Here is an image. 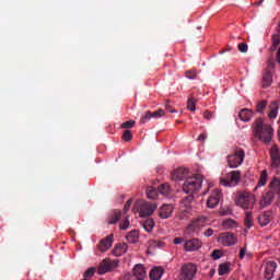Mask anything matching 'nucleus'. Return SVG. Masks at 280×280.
<instances>
[{"instance_id": "f257e3e1", "label": "nucleus", "mask_w": 280, "mask_h": 280, "mask_svg": "<svg viewBox=\"0 0 280 280\" xmlns=\"http://www.w3.org/2000/svg\"><path fill=\"white\" fill-rule=\"evenodd\" d=\"M252 130L254 132V137L261 143H265V145H268L275 137V129L272 128V125L266 122L261 117L254 120Z\"/></svg>"}, {"instance_id": "f03ea898", "label": "nucleus", "mask_w": 280, "mask_h": 280, "mask_svg": "<svg viewBox=\"0 0 280 280\" xmlns=\"http://www.w3.org/2000/svg\"><path fill=\"white\" fill-rule=\"evenodd\" d=\"M158 208L159 205H156V202H149L140 199L135 202L132 211L133 213H139L140 218H150Z\"/></svg>"}, {"instance_id": "7ed1b4c3", "label": "nucleus", "mask_w": 280, "mask_h": 280, "mask_svg": "<svg viewBox=\"0 0 280 280\" xmlns=\"http://www.w3.org/2000/svg\"><path fill=\"white\" fill-rule=\"evenodd\" d=\"M202 189V175L196 174L187 177L183 184V192L194 196Z\"/></svg>"}, {"instance_id": "20e7f679", "label": "nucleus", "mask_w": 280, "mask_h": 280, "mask_svg": "<svg viewBox=\"0 0 280 280\" xmlns=\"http://www.w3.org/2000/svg\"><path fill=\"white\" fill-rule=\"evenodd\" d=\"M235 203L241 209H253L255 207V196L249 192H240L236 196Z\"/></svg>"}, {"instance_id": "39448f33", "label": "nucleus", "mask_w": 280, "mask_h": 280, "mask_svg": "<svg viewBox=\"0 0 280 280\" xmlns=\"http://www.w3.org/2000/svg\"><path fill=\"white\" fill-rule=\"evenodd\" d=\"M242 178L241 171H232L220 179V183L223 187H237L240 185V180Z\"/></svg>"}, {"instance_id": "423d86ee", "label": "nucleus", "mask_w": 280, "mask_h": 280, "mask_svg": "<svg viewBox=\"0 0 280 280\" xmlns=\"http://www.w3.org/2000/svg\"><path fill=\"white\" fill-rule=\"evenodd\" d=\"M245 156L246 152H244V149L236 148L233 154L228 155L229 166L232 168L240 167L244 163Z\"/></svg>"}, {"instance_id": "0eeeda50", "label": "nucleus", "mask_w": 280, "mask_h": 280, "mask_svg": "<svg viewBox=\"0 0 280 280\" xmlns=\"http://www.w3.org/2000/svg\"><path fill=\"white\" fill-rule=\"evenodd\" d=\"M119 267V260L118 259H110V258H105L103 259L98 267H97V273L98 275H106V272H113L115 268Z\"/></svg>"}, {"instance_id": "6e6552de", "label": "nucleus", "mask_w": 280, "mask_h": 280, "mask_svg": "<svg viewBox=\"0 0 280 280\" xmlns=\"http://www.w3.org/2000/svg\"><path fill=\"white\" fill-rule=\"evenodd\" d=\"M196 272H198V267L195 264L188 262L183 265L178 280H194Z\"/></svg>"}, {"instance_id": "1a4fd4ad", "label": "nucleus", "mask_w": 280, "mask_h": 280, "mask_svg": "<svg viewBox=\"0 0 280 280\" xmlns=\"http://www.w3.org/2000/svg\"><path fill=\"white\" fill-rule=\"evenodd\" d=\"M219 242L223 246H233V245L237 244V237H235V235H233V233L225 232V233L220 234Z\"/></svg>"}, {"instance_id": "9d476101", "label": "nucleus", "mask_w": 280, "mask_h": 280, "mask_svg": "<svg viewBox=\"0 0 280 280\" xmlns=\"http://www.w3.org/2000/svg\"><path fill=\"white\" fill-rule=\"evenodd\" d=\"M269 156L271 160V167H279L280 165V150L279 145L272 144L269 150Z\"/></svg>"}, {"instance_id": "9b49d317", "label": "nucleus", "mask_w": 280, "mask_h": 280, "mask_svg": "<svg viewBox=\"0 0 280 280\" xmlns=\"http://www.w3.org/2000/svg\"><path fill=\"white\" fill-rule=\"evenodd\" d=\"M220 198H222V191L214 190L212 192V196H210L207 200V207L209 209H215V207H218V205L220 203Z\"/></svg>"}, {"instance_id": "f8f14e48", "label": "nucleus", "mask_w": 280, "mask_h": 280, "mask_svg": "<svg viewBox=\"0 0 280 280\" xmlns=\"http://www.w3.org/2000/svg\"><path fill=\"white\" fill-rule=\"evenodd\" d=\"M189 170L179 167L172 174V180L178 182V180H187L189 178Z\"/></svg>"}, {"instance_id": "ddd939ff", "label": "nucleus", "mask_w": 280, "mask_h": 280, "mask_svg": "<svg viewBox=\"0 0 280 280\" xmlns=\"http://www.w3.org/2000/svg\"><path fill=\"white\" fill-rule=\"evenodd\" d=\"M202 246V243L198 238L188 240L185 242L184 248L188 253H194L196 250H199V248Z\"/></svg>"}, {"instance_id": "4468645a", "label": "nucleus", "mask_w": 280, "mask_h": 280, "mask_svg": "<svg viewBox=\"0 0 280 280\" xmlns=\"http://www.w3.org/2000/svg\"><path fill=\"white\" fill-rule=\"evenodd\" d=\"M172 213H174V206L164 203L160 209H159V215L162 218V220H167V218H172Z\"/></svg>"}, {"instance_id": "2eb2a0df", "label": "nucleus", "mask_w": 280, "mask_h": 280, "mask_svg": "<svg viewBox=\"0 0 280 280\" xmlns=\"http://www.w3.org/2000/svg\"><path fill=\"white\" fill-rule=\"evenodd\" d=\"M276 270H277V262L268 261L265 267V279L272 280V277Z\"/></svg>"}, {"instance_id": "dca6fc26", "label": "nucleus", "mask_w": 280, "mask_h": 280, "mask_svg": "<svg viewBox=\"0 0 280 280\" xmlns=\"http://www.w3.org/2000/svg\"><path fill=\"white\" fill-rule=\"evenodd\" d=\"M113 238H114V235L109 234L107 237H105L100 242L98 249L101 250V253H106V250H108V248L113 246Z\"/></svg>"}, {"instance_id": "f3484780", "label": "nucleus", "mask_w": 280, "mask_h": 280, "mask_svg": "<svg viewBox=\"0 0 280 280\" xmlns=\"http://www.w3.org/2000/svg\"><path fill=\"white\" fill-rule=\"evenodd\" d=\"M194 195H188L180 200V209L189 211L194 207Z\"/></svg>"}, {"instance_id": "a211bd4d", "label": "nucleus", "mask_w": 280, "mask_h": 280, "mask_svg": "<svg viewBox=\"0 0 280 280\" xmlns=\"http://www.w3.org/2000/svg\"><path fill=\"white\" fill-rule=\"evenodd\" d=\"M271 221H272V212L271 211H266L258 217V222H259L260 226H268V224H270Z\"/></svg>"}, {"instance_id": "6ab92c4d", "label": "nucleus", "mask_w": 280, "mask_h": 280, "mask_svg": "<svg viewBox=\"0 0 280 280\" xmlns=\"http://www.w3.org/2000/svg\"><path fill=\"white\" fill-rule=\"evenodd\" d=\"M205 224H207V217H199L188 225V229L190 231H196V229H200L201 226H205Z\"/></svg>"}, {"instance_id": "aec40b11", "label": "nucleus", "mask_w": 280, "mask_h": 280, "mask_svg": "<svg viewBox=\"0 0 280 280\" xmlns=\"http://www.w3.org/2000/svg\"><path fill=\"white\" fill-rule=\"evenodd\" d=\"M253 117H255V112H253L252 109H248V108H243L238 113V118L241 119V121H250V119H253Z\"/></svg>"}, {"instance_id": "412c9836", "label": "nucleus", "mask_w": 280, "mask_h": 280, "mask_svg": "<svg viewBox=\"0 0 280 280\" xmlns=\"http://www.w3.org/2000/svg\"><path fill=\"white\" fill-rule=\"evenodd\" d=\"M133 277H136L137 280H144L147 277L145 267H143V265H136L133 267Z\"/></svg>"}, {"instance_id": "4be33fe9", "label": "nucleus", "mask_w": 280, "mask_h": 280, "mask_svg": "<svg viewBox=\"0 0 280 280\" xmlns=\"http://www.w3.org/2000/svg\"><path fill=\"white\" fill-rule=\"evenodd\" d=\"M273 199H275V192L272 190H269L265 195H262L260 199V206L269 207V205L272 203Z\"/></svg>"}, {"instance_id": "5701e85b", "label": "nucleus", "mask_w": 280, "mask_h": 280, "mask_svg": "<svg viewBox=\"0 0 280 280\" xmlns=\"http://www.w3.org/2000/svg\"><path fill=\"white\" fill-rule=\"evenodd\" d=\"M159 194L161 196H164V198H170L172 196V188L168 186V184H162L158 187Z\"/></svg>"}, {"instance_id": "b1692460", "label": "nucleus", "mask_w": 280, "mask_h": 280, "mask_svg": "<svg viewBox=\"0 0 280 280\" xmlns=\"http://www.w3.org/2000/svg\"><path fill=\"white\" fill-rule=\"evenodd\" d=\"M280 45V33H273L271 35V46H270V51H277L279 49Z\"/></svg>"}, {"instance_id": "393cba45", "label": "nucleus", "mask_w": 280, "mask_h": 280, "mask_svg": "<svg viewBox=\"0 0 280 280\" xmlns=\"http://www.w3.org/2000/svg\"><path fill=\"white\" fill-rule=\"evenodd\" d=\"M269 114L268 117L270 119H277V115H279V103L272 102L269 106Z\"/></svg>"}, {"instance_id": "a878e982", "label": "nucleus", "mask_w": 280, "mask_h": 280, "mask_svg": "<svg viewBox=\"0 0 280 280\" xmlns=\"http://www.w3.org/2000/svg\"><path fill=\"white\" fill-rule=\"evenodd\" d=\"M121 220V210H114L108 218V224H117Z\"/></svg>"}, {"instance_id": "bb28decb", "label": "nucleus", "mask_w": 280, "mask_h": 280, "mask_svg": "<svg viewBox=\"0 0 280 280\" xmlns=\"http://www.w3.org/2000/svg\"><path fill=\"white\" fill-rule=\"evenodd\" d=\"M128 252V244L126 243H119L118 245H116V248L114 249V255H116V257H121V255H124V253Z\"/></svg>"}, {"instance_id": "cd10ccee", "label": "nucleus", "mask_w": 280, "mask_h": 280, "mask_svg": "<svg viewBox=\"0 0 280 280\" xmlns=\"http://www.w3.org/2000/svg\"><path fill=\"white\" fill-rule=\"evenodd\" d=\"M149 277L151 280H159L161 277H163V268L161 267H154L150 273Z\"/></svg>"}, {"instance_id": "c85d7f7f", "label": "nucleus", "mask_w": 280, "mask_h": 280, "mask_svg": "<svg viewBox=\"0 0 280 280\" xmlns=\"http://www.w3.org/2000/svg\"><path fill=\"white\" fill-rule=\"evenodd\" d=\"M269 187L273 194L280 192V178L273 177L269 184Z\"/></svg>"}, {"instance_id": "c756f323", "label": "nucleus", "mask_w": 280, "mask_h": 280, "mask_svg": "<svg viewBox=\"0 0 280 280\" xmlns=\"http://www.w3.org/2000/svg\"><path fill=\"white\" fill-rule=\"evenodd\" d=\"M126 240L129 242V244H137V242H139V231L133 230L129 232Z\"/></svg>"}, {"instance_id": "7c9ffc66", "label": "nucleus", "mask_w": 280, "mask_h": 280, "mask_svg": "<svg viewBox=\"0 0 280 280\" xmlns=\"http://www.w3.org/2000/svg\"><path fill=\"white\" fill-rule=\"evenodd\" d=\"M272 84V72L267 71L262 78V86L264 89H268Z\"/></svg>"}, {"instance_id": "2f4dec72", "label": "nucleus", "mask_w": 280, "mask_h": 280, "mask_svg": "<svg viewBox=\"0 0 280 280\" xmlns=\"http://www.w3.org/2000/svg\"><path fill=\"white\" fill-rule=\"evenodd\" d=\"M229 272H231V264L224 262L219 266L220 277H224V275H229Z\"/></svg>"}, {"instance_id": "473e14b6", "label": "nucleus", "mask_w": 280, "mask_h": 280, "mask_svg": "<svg viewBox=\"0 0 280 280\" xmlns=\"http://www.w3.org/2000/svg\"><path fill=\"white\" fill-rule=\"evenodd\" d=\"M246 229H253V212L247 211L245 214V221H244Z\"/></svg>"}, {"instance_id": "72a5a7b5", "label": "nucleus", "mask_w": 280, "mask_h": 280, "mask_svg": "<svg viewBox=\"0 0 280 280\" xmlns=\"http://www.w3.org/2000/svg\"><path fill=\"white\" fill-rule=\"evenodd\" d=\"M266 183H268V171L264 170L260 173V177L258 180V187H264L266 185Z\"/></svg>"}, {"instance_id": "f704fd0d", "label": "nucleus", "mask_w": 280, "mask_h": 280, "mask_svg": "<svg viewBox=\"0 0 280 280\" xmlns=\"http://www.w3.org/2000/svg\"><path fill=\"white\" fill-rule=\"evenodd\" d=\"M142 226L147 233H152V229H154V220L148 219L142 223Z\"/></svg>"}, {"instance_id": "c9c22d12", "label": "nucleus", "mask_w": 280, "mask_h": 280, "mask_svg": "<svg viewBox=\"0 0 280 280\" xmlns=\"http://www.w3.org/2000/svg\"><path fill=\"white\" fill-rule=\"evenodd\" d=\"M156 196H159V190H156V188L150 186L147 188V197L150 200H154V198H156Z\"/></svg>"}, {"instance_id": "e433bc0d", "label": "nucleus", "mask_w": 280, "mask_h": 280, "mask_svg": "<svg viewBox=\"0 0 280 280\" xmlns=\"http://www.w3.org/2000/svg\"><path fill=\"white\" fill-rule=\"evenodd\" d=\"M196 102H198V100L194 98V96H190L187 101V108L191 113L196 112Z\"/></svg>"}, {"instance_id": "4c0bfd02", "label": "nucleus", "mask_w": 280, "mask_h": 280, "mask_svg": "<svg viewBox=\"0 0 280 280\" xmlns=\"http://www.w3.org/2000/svg\"><path fill=\"white\" fill-rule=\"evenodd\" d=\"M95 272H97V268L91 267L83 273V278L89 280L93 278V275H95Z\"/></svg>"}, {"instance_id": "58836bf2", "label": "nucleus", "mask_w": 280, "mask_h": 280, "mask_svg": "<svg viewBox=\"0 0 280 280\" xmlns=\"http://www.w3.org/2000/svg\"><path fill=\"white\" fill-rule=\"evenodd\" d=\"M267 106H268V102L267 101H260L256 105V113H264V110H266Z\"/></svg>"}, {"instance_id": "ea45409f", "label": "nucleus", "mask_w": 280, "mask_h": 280, "mask_svg": "<svg viewBox=\"0 0 280 280\" xmlns=\"http://www.w3.org/2000/svg\"><path fill=\"white\" fill-rule=\"evenodd\" d=\"M223 226L225 229H235V226H237V222H235L232 219H228V220L223 221Z\"/></svg>"}, {"instance_id": "a19ab883", "label": "nucleus", "mask_w": 280, "mask_h": 280, "mask_svg": "<svg viewBox=\"0 0 280 280\" xmlns=\"http://www.w3.org/2000/svg\"><path fill=\"white\" fill-rule=\"evenodd\" d=\"M152 119V112H147L142 117L140 118V124H148Z\"/></svg>"}, {"instance_id": "79ce46f5", "label": "nucleus", "mask_w": 280, "mask_h": 280, "mask_svg": "<svg viewBox=\"0 0 280 280\" xmlns=\"http://www.w3.org/2000/svg\"><path fill=\"white\" fill-rule=\"evenodd\" d=\"M163 115H165V112L163 109H158L153 113H151V119H159L160 117H163Z\"/></svg>"}, {"instance_id": "37998d69", "label": "nucleus", "mask_w": 280, "mask_h": 280, "mask_svg": "<svg viewBox=\"0 0 280 280\" xmlns=\"http://www.w3.org/2000/svg\"><path fill=\"white\" fill-rule=\"evenodd\" d=\"M135 120H127V121H125V122H122L121 125H120V128H124V129H130V128H133L135 127Z\"/></svg>"}, {"instance_id": "c03bdc74", "label": "nucleus", "mask_w": 280, "mask_h": 280, "mask_svg": "<svg viewBox=\"0 0 280 280\" xmlns=\"http://www.w3.org/2000/svg\"><path fill=\"white\" fill-rule=\"evenodd\" d=\"M122 139L124 141H132V131L130 130H125L122 133Z\"/></svg>"}, {"instance_id": "a18cd8bd", "label": "nucleus", "mask_w": 280, "mask_h": 280, "mask_svg": "<svg viewBox=\"0 0 280 280\" xmlns=\"http://www.w3.org/2000/svg\"><path fill=\"white\" fill-rule=\"evenodd\" d=\"M119 226H120L121 231H127V229H129L130 220L128 219V217H126V219L120 223Z\"/></svg>"}, {"instance_id": "49530a36", "label": "nucleus", "mask_w": 280, "mask_h": 280, "mask_svg": "<svg viewBox=\"0 0 280 280\" xmlns=\"http://www.w3.org/2000/svg\"><path fill=\"white\" fill-rule=\"evenodd\" d=\"M212 259L218 260L222 257V252L220 249H214L211 254Z\"/></svg>"}, {"instance_id": "de8ad7c7", "label": "nucleus", "mask_w": 280, "mask_h": 280, "mask_svg": "<svg viewBox=\"0 0 280 280\" xmlns=\"http://www.w3.org/2000/svg\"><path fill=\"white\" fill-rule=\"evenodd\" d=\"M238 51H241V54H246V51H248V45L246 43L238 44Z\"/></svg>"}, {"instance_id": "09e8293b", "label": "nucleus", "mask_w": 280, "mask_h": 280, "mask_svg": "<svg viewBox=\"0 0 280 280\" xmlns=\"http://www.w3.org/2000/svg\"><path fill=\"white\" fill-rule=\"evenodd\" d=\"M186 78H188V80H195L196 79V71H194V70L186 71Z\"/></svg>"}, {"instance_id": "8fccbe9b", "label": "nucleus", "mask_w": 280, "mask_h": 280, "mask_svg": "<svg viewBox=\"0 0 280 280\" xmlns=\"http://www.w3.org/2000/svg\"><path fill=\"white\" fill-rule=\"evenodd\" d=\"M132 206V199H129L124 207V213H128L130 211V207Z\"/></svg>"}, {"instance_id": "3c124183", "label": "nucleus", "mask_w": 280, "mask_h": 280, "mask_svg": "<svg viewBox=\"0 0 280 280\" xmlns=\"http://www.w3.org/2000/svg\"><path fill=\"white\" fill-rule=\"evenodd\" d=\"M131 278L132 275H130V272H126L118 280H130Z\"/></svg>"}, {"instance_id": "603ef678", "label": "nucleus", "mask_w": 280, "mask_h": 280, "mask_svg": "<svg viewBox=\"0 0 280 280\" xmlns=\"http://www.w3.org/2000/svg\"><path fill=\"white\" fill-rule=\"evenodd\" d=\"M205 237H211L213 235V229H208L203 232Z\"/></svg>"}, {"instance_id": "864d4df0", "label": "nucleus", "mask_w": 280, "mask_h": 280, "mask_svg": "<svg viewBox=\"0 0 280 280\" xmlns=\"http://www.w3.org/2000/svg\"><path fill=\"white\" fill-rule=\"evenodd\" d=\"M205 119H213V113L211 112H205L203 113Z\"/></svg>"}, {"instance_id": "5fc2aeb1", "label": "nucleus", "mask_w": 280, "mask_h": 280, "mask_svg": "<svg viewBox=\"0 0 280 280\" xmlns=\"http://www.w3.org/2000/svg\"><path fill=\"white\" fill-rule=\"evenodd\" d=\"M183 242H185V240L183 237H175L174 241H173V244H183Z\"/></svg>"}, {"instance_id": "6e6d98bb", "label": "nucleus", "mask_w": 280, "mask_h": 280, "mask_svg": "<svg viewBox=\"0 0 280 280\" xmlns=\"http://www.w3.org/2000/svg\"><path fill=\"white\" fill-rule=\"evenodd\" d=\"M245 256H246V247H243L241 248L238 257L240 259H244Z\"/></svg>"}, {"instance_id": "4d7b16f0", "label": "nucleus", "mask_w": 280, "mask_h": 280, "mask_svg": "<svg viewBox=\"0 0 280 280\" xmlns=\"http://www.w3.org/2000/svg\"><path fill=\"white\" fill-rule=\"evenodd\" d=\"M165 108L166 110H168V113H176V109L172 108V105L170 103L165 104Z\"/></svg>"}, {"instance_id": "13d9d810", "label": "nucleus", "mask_w": 280, "mask_h": 280, "mask_svg": "<svg viewBox=\"0 0 280 280\" xmlns=\"http://www.w3.org/2000/svg\"><path fill=\"white\" fill-rule=\"evenodd\" d=\"M205 139H207V135L200 133V136L198 137L197 141H205Z\"/></svg>"}, {"instance_id": "bf43d9fd", "label": "nucleus", "mask_w": 280, "mask_h": 280, "mask_svg": "<svg viewBox=\"0 0 280 280\" xmlns=\"http://www.w3.org/2000/svg\"><path fill=\"white\" fill-rule=\"evenodd\" d=\"M264 3V0H260L259 2H256L255 5H261Z\"/></svg>"}, {"instance_id": "052dcab7", "label": "nucleus", "mask_w": 280, "mask_h": 280, "mask_svg": "<svg viewBox=\"0 0 280 280\" xmlns=\"http://www.w3.org/2000/svg\"><path fill=\"white\" fill-rule=\"evenodd\" d=\"M269 67H270L271 69H275V63L271 61V62L269 63Z\"/></svg>"}]
</instances>
